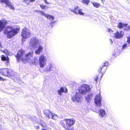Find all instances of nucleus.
<instances>
[{
	"label": "nucleus",
	"instance_id": "79ce46f5",
	"mask_svg": "<svg viewBox=\"0 0 130 130\" xmlns=\"http://www.w3.org/2000/svg\"><path fill=\"white\" fill-rule=\"evenodd\" d=\"M61 124H62V125H63L64 124V122L63 121H62L61 122Z\"/></svg>",
	"mask_w": 130,
	"mask_h": 130
},
{
	"label": "nucleus",
	"instance_id": "f3484780",
	"mask_svg": "<svg viewBox=\"0 0 130 130\" xmlns=\"http://www.w3.org/2000/svg\"><path fill=\"white\" fill-rule=\"evenodd\" d=\"M7 23L6 21L0 20V31H1L5 27Z\"/></svg>",
	"mask_w": 130,
	"mask_h": 130
},
{
	"label": "nucleus",
	"instance_id": "473e14b6",
	"mask_svg": "<svg viewBox=\"0 0 130 130\" xmlns=\"http://www.w3.org/2000/svg\"><path fill=\"white\" fill-rule=\"evenodd\" d=\"M127 42L130 45V35L128 36H127Z\"/></svg>",
	"mask_w": 130,
	"mask_h": 130
},
{
	"label": "nucleus",
	"instance_id": "a211bd4d",
	"mask_svg": "<svg viewBox=\"0 0 130 130\" xmlns=\"http://www.w3.org/2000/svg\"><path fill=\"white\" fill-rule=\"evenodd\" d=\"M43 49V47L41 45H39L38 49L35 52V53L37 55L39 54L42 52Z\"/></svg>",
	"mask_w": 130,
	"mask_h": 130
},
{
	"label": "nucleus",
	"instance_id": "e433bc0d",
	"mask_svg": "<svg viewBox=\"0 0 130 130\" xmlns=\"http://www.w3.org/2000/svg\"><path fill=\"white\" fill-rule=\"evenodd\" d=\"M44 2L47 4H50V3L47 2L46 0H44Z\"/></svg>",
	"mask_w": 130,
	"mask_h": 130
},
{
	"label": "nucleus",
	"instance_id": "49530a36",
	"mask_svg": "<svg viewBox=\"0 0 130 130\" xmlns=\"http://www.w3.org/2000/svg\"><path fill=\"white\" fill-rule=\"evenodd\" d=\"M36 128L37 129H38L40 128V127L39 126H38L36 127Z\"/></svg>",
	"mask_w": 130,
	"mask_h": 130
},
{
	"label": "nucleus",
	"instance_id": "5701e85b",
	"mask_svg": "<svg viewBox=\"0 0 130 130\" xmlns=\"http://www.w3.org/2000/svg\"><path fill=\"white\" fill-rule=\"evenodd\" d=\"M40 124L43 127L46 129L47 128V125L45 123V122L42 120H40Z\"/></svg>",
	"mask_w": 130,
	"mask_h": 130
},
{
	"label": "nucleus",
	"instance_id": "58836bf2",
	"mask_svg": "<svg viewBox=\"0 0 130 130\" xmlns=\"http://www.w3.org/2000/svg\"><path fill=\"white\" fill-rule=\"evenodd\" d=\"M33 119H32V120H33V121H35L36 120V118L34 116L33 117Z\"/></svg>",
	"mask_w": 130,
	"mask_h": 130
},
{
	"label": "nucleus",
	"instance_id": "ea45409f",
	"mask_svg": "<svg viewBox=\"0 0 130 130\" xmlns=\"http://www.w3.org/2000/svg\"><path fill=\"white\" fill-rule=\"evenodd\" d=\"M108 32H112V31L110 29H108Z\"/></svg>",
	"mask_w": 130,
	"mask_h": 130
},
{
	"label": "nucleus",
	"instance_id": "7c9ffc66",
	"mask_svg": "<svg viewBox=\"0 0 130 130\" xmlns=\"http://www.w3.org/2000/svg\"><path fill=\"white\" fill-rule=\"evenodd\" d=\"M82 2L86 4L87 5H88L90 2V1L89 0H83Z\"/></svg>",
	"mask_w": 130,
	"mask_h": 130
},
{
	"label": "nucleus",
	"instance_id": "ddd939ff",
	"mask_svg": "<svg viewBox=\"0 0 130 130\" xmlns=\"http://www.w3.org/2000/svg\"><path fill=\"white\" fill-rule=\"evenodd\" d=\"M114 37L116 39H120L122 38L124 35V33L122 31H117V32L114 33Z\"/></svg>",
	"mask_w": 130,
	"mask_h": 130
},
{
	"label": "nucleus",
	"instance_id": "37998d69",
	"mask_svg": "<svg viewBox=\"0 0 130 130\" xmlns=\"http://www.w3.org/2000/svg\"><path fill=\"white\" fill-rule=\"evenodd\" d=\"M40 10H35V11L36 12H38V13H39L40 12Z\"/></svg>",
	"mask_w": 130,
	"mask_h": 130
},
{
	"label": "nucleus",
	"instance_id": "5fc2aeb1",
	"mask_svg": "<svg viewBox=\"0 0 130 130\" xmlns=\"http://www.w3.org/2000/svg\"><path fill=\"white\" fill-rule=\"evenodd\" d=\"M95 79V81H97V79Z\"/></svg>",
	"mask_w": 130,
	"mask_h": 130
},
{
	"label": "nucleus",
	"instance_id": "09e8293b",
	"mask_svg": "<svg viewBox=\"0 0 130 130\" xmlns=\"http://www.w3.org/2000/svg\"><path fill=\"white\" fill-rule=\"evenodd\" d=\"M35 0H30V2H32L35 1Z\"/></svg>",
	"mask_w": 130,
	"mask_h": 130
},
{
	"label": "nucleus",
	"instance_id": "72a5a7b5",
	"mask_svg": "<svg viewBox=\"0 0 130 130\" xmlns=\"http://www.w3.org/2000/svg\"><path fill=\"white\" fill-rule=\"evenodd\" d=\"M3 52L4 53H5L6 54H7L8 55H9V52L8 51V50H5L4 51H3Z\"/></svg>",
	"mask_w": 130,
	"mask_h": 130
},
{
	"label": "nucleus",
	"instance_id": "0eeeda50",
	"mask_svg": "<svg viewBox=\"0 0 130 130\" xmlns=\"http://www.w3.org/2000/svg\"><path fill=\"white\" fill-rule=\"evenodd\" d=\"M102 98L100 93L98 94L95 96L94 99L95 104L97 105L101 106V101Z\"/></svg>",
	"mask_w": 130,
	"mask_h": 130
},
{
	"label": "nucleus",
	"instance_id": "cd10ccee",
	"mask_svg": "<svg viewBox=\"0 0 130 130\" xmlns=\"http://www.w3.org/2000/svg\"><path fill=\"white\" fill-rule=\"evenodd\" d=\"M94 6L96 8H98L100 6V5L99 3L97 2H91Z\"/></svg>",
	"mask_w": 130,
	"mask_h": 130
},
{
	"label": "nucleus",
	"instance_id": "39448f33",
	"mask_svg": "<svg viewBox=\"0 0 130 130\" xmlns=\"http://www.w3.org/2000/svg\"><path fill=\"white\" fill-rule=\"evenodd\" d=\"M47 60L46 56L44 55H41L40 56L39 59V64L41 68L43 67L46 64Z\"/></svg>",
	"mask_w": 130,
	"mask_h": 130
},
{
	"label": "nucleus",
	"instance_id": "412c9836",
	"mask_svg": "<svg viewBox=\"0 0 130 130\" xmlns=\"http://www.w3.org/2000/svg\"><path fill=\"white\" fill-rule=\"evenodd\" d=\"M52 65L51 64H49L44 70V71L48 73L53 68Z\"/></svg>",
	"mask_w": 130,
	"mask_h": 130
},
{
	"label": "nucleus",
	"instance_id": "2f4dec72",
	"mask_svg": "<svg viewBox=\"0 0 130 130\" xmlns=\"http://www.w3.org/2000/svg\"><path fill=\"white\" fill-rule=\"evenodd\" d=\"M79 14L80 15H84V13H83L82 11V10L81 9H79L78 11V14Z\"/></svg>",
	"mask_w": 130,
	"mask_h": 130
},
{
	"label": "nucleus",
	"instance_id": "aec40b11",
	"mask_svg": "<svg viewBox=\"0 0 130 130\" xmlns=\"http://www.w3.org/2000/svg\"><path fill=\"white\" fill-rule=\"evenodd\" d=\"M46 117L50 118V115L52 113L51 112L50 110L48 109H46L44 110L43 111Z\"/></svg>",
	"mask_w": 130,
	"mask_h": 130
},
{
	"label": "nucleus",
	"instance_id": "dca6fc26",
	"mask_svg": "<svg viewBox=\"0 0 130 130\" xmlns=\"http://www.w3.org/2000/svg\"><path fill=\"white\" fill-rule=\"evenodd\" d=\"M93 96V93H89L86 95L85 98L86 101L88 102H89L92 99Z\"/></svg>",
	"mask_w": 130,
	"mask_h": 130
},
{
	"label": "nucleus",
	"instance_id": "603ef678",
	"mask_svg": "<svg viewBox=\"0 0 130 130\" xmlns=\"http://www.w3.org/2000/svg\"><path fill=\"white\" fill-rule=\"evenodd\" d=\"M104 1V0H102V2H103Z\"/></svg>",
	"mask_w": 130,
	"mask_h": 130
},
{
	"label": "nucleus",
	"instance_id": "6e6552de",
	"mask_svg": "<svg viewBox=\"0 0 130 130\" xmlns=\"http://www.w3.org/2000/svg\"><path fill=\"white\" fill-rule=\"evenodd\" d=\"M30 33L26 28L23 29L22 31L21 36L23 38L25 39L29 37L30 36Z\"/></svg>",
	"mask_w": 130,
	"mask_h": 130
},
{
	"label": "nucleus",
	"instance_id": "a18cd8bd",
	"mask_svg": "<svg viewBox=\"0 0 130 130\" xmlns=\"http://www.w3.org/2000/svg\"><path fill=\"white\" fill-rule=\"evenodd\" d=\"M127 29L128 30H129V29H130V26H128L127 27Z\"/></svg>",
	"mask_w": 130,
	"mask_h": 130
},
{
	"label": "nucleus",
	"instance_id": "c9c22d12",
	"mask_svg": "<svg viewBox=\"0 0 130 130\" xmlns=\"http://www.w3.org/2000/svg\"><path fill=\"white\" fill-rule=\"evenodd\" d=\"M41 8L42 9H44L45 8V6L43 5H40Z\"/></svg>",
	"mask_w": 130,
	"mask_h": 130
},
{
	"label": "nucleus",
	"instance_id": "9b49d317",
	"mask_svg": "<svg viewBox=\"0 0 130 130\" xmlns=\"http://www.w3.org/2000/svg\"><path fill=\"white\" fill-rule=\"evenodd\" d=\"M2 3H4L6 5L11 9L14 10V7L12 5L11 3L9 0H1Z\"/></svg>",
	"mask_w": 130,
	"mask_h": 130
},
{
	"label": "nucleus",
	"instance_id": "864d4df0",
	"mask_svg": "<svg viewBox=\"0 0 130 130\" xmlns=\"http://www.w3.org/2000/svg\"><path fill=\"white\" fill-rule=\"evenodd\" d=\"M42 130H46V129H43Z\"/></svg>",
	"mask_w": 130,
	"mask_h": 130
},
{
	"label": "nucleus",
	"instance_id": "a19ab883",
	"mask_svg": "<svg viewBox=\"0 0 130 130\" xmlns=\"http://www.w3.org/2000/svg\"><path fill=\"white\" fill-rule=\"evenodd\" d=\"M54 22H52L51 23H50V25L52 27L53 26V24H54Z\"/></svg>",
	"mask_w": 130,
	"mask_h": 130
},
{
	"label": "nucleus",
	"instance_id": "9d476101",
	"mask_svg": "<svg viewBox=\"0 0 130 130\" xmlns=\"http://www.w3.org/2000/svg\"><path fill=\"white\" fill-rule=\"evenodd\" d=\"M108 65V63L107 62H104L103 65L100 67V68L99 69L98 71L100 72H101L102 69L103 70V72H101V74L102 75L101 76V78L102 77L103 75L105 72V70L107 68L106 67Z\"/></svg>",
	"mask_w": 130,
	"mask_h": 130
},
{
	"label": "nucleus",
	"instance_id": "423d86ee",
	"mask_svg": "<svg viewBox=\"0 0 130 130\" xmlns=\"http://www.w3.org/2000/svg\"><path fill=\"white\" fill-rule=\"evenodd\" d=\"M38 39L36 37L31 38L29 43V46L31 49L32 48H36L38 46Z\"/></svg>",
	"mask_w": 130,
	"mask_h": 130
},
{
	"label": "nucleus",
	"instance_id": "f704fd0d",
	"mask_svg": "<svg viewBox=\"0 0 130 130\" xmlns=\"http://www.w3.org/2000/svg\"><path fill=\"white\" fill-rule=\"evenodd\" d=\"M24 1L27 5H28L30 2V0H24Z\"/></svg>",
	"mask_w": 130,
	"mask_h": 130
},
{
	"label": "nucleus",
	"instance_id": "4c0bfd02",
	"mask_svg": "<svg viewBox=\"0 0 130 130\" xmlns=\"http://www.w3.org/2000/svg\"><path fill=\"white\" fill-rule=\"evenodd\" d=\"M109 42L110 43V44H111L113 43V41H112V40H111V39H109Z\"/></svg>",
	"mask_w": 130,
	"mask_h": 130
},
{
	"label": "nucleus",
	"instance_id": "bb28decb",
	"mask_svg": "<svg viewBox=\"0 0 130 130\" xmlns=\"http://www.w3.org/2000/svg\"><path fill=\"white\" fill-rule=\"evenodd\" d=\"M129 45L128 43H126L124 44L122 46V51H123L125 48H127L129 46Z\"/></svg>",
	"mask_w": 130,
	"mask_h": 130
},
{
	"label": "nucleus",
	"instance_id": "6e6d98bb",
	"mask_svg": "<svg viewBox=\"0 0 130 130\" xmlns=\"http://www.w3.org/2000/svg\"><path fill=\"white\" fill-rule=\"evenodd\" d=\"M16 79V78H15V79H14L15 80Z\"/></svg>",
	"mask_w": 130,
	"mask_h": 130
},
{
	"label": "nucleus",
	"instance_id": "393cba45",
	"mask_svg": "<svg viewBox=\"0 0 130 130\" xmlns=\"http://www.w3.org/2000/svg\"><path fill=\"white\" fill-rule=\"evenodd\" d=\"M63 127L66 130H74V128L73 127L69 126L66 125L65 124L62 125Z\"/></svg>",
	"mask_w": 130,
	"mask_h": 130
},
{
	"label": "nucleus",
	"instance_id": "3c124183",
	"mask_svg": "<svg viewBox=\"0 0 130 130\" xmlns=\"http://www.w3.org/2000/svg\"><path fill=\"white\" fill-rule=\"evenodd\" d=\"M2 46V44L1 43V42H0V47H1Z\"/></svg>",
	"mask_w": 130,
	"mask_h": 130
},
{
	"label": "nucleus",
	"instance_id": "f8f14e48",
	"mask_svg": "<svg viewBox=\"0 0 130 130\" xmlns=\"http://www.w3.org/2000/svg\"><path fill=\"white\" fill-rule=\"evenodd\" d=\"M64 121L66 122L67 126H73L75 123V121L74 119H64Z\"/></svg>",
	"mask_w": 130,
	"mask_h": 130
},
{
	"label": "nucleus",
	"instance_id": "1a4fd4ad",
	"mask_svg": "<svg viewBox=\"0 0 130 130\" xmlns=\"http://www.w3.org/2000/svg\"><path fill=\"white\" fill-rule=\"evenodd\" d=\"M71 99L73 101L79 102L81 101V96L79 93H76L71 95Z\"/></svg>",
	"mask_w": 130,
	"mask_h": 130
},
{
	"label": "nucleus",
	"instance_id": "7ed1b4c3",
	"mask_svg": "<svg viewBox=\"0 0 130 130\" xmlns=\"http://www.w3.org/2000/svg\"><path fill=\"white\" fill-rule=\"evenodd\" d=\"M0 73L3 75L10 78L15 76L14 72L12 70L8 68H3L0 69Z\"/></svg>",
	"mask_w": 130,
	"mask_h": 130
},
{
	"label": "nucleus",
	"instance_id": "c756f323",
	"mask_svg": "<svg viewBox=\"0 0 130 130\" xmlns=\"http://www.w3.org/2000/svg\"><path fill=\"white\" fill-rule=\"evenodd\" d=\"M51 116L50 117V118H51L54 120H56L57 119L58 117L56 115L52 113H51Z\"/></svg>",
	"mask_w": 130,
	"mask_h": 130
},
{
	"label": "nucleus",
	"instance_id": "f03ea898",
	"mask_svg": "<svg viewBox=\"0 0 130 130\" xmlns=\"http://www.w3.org/2000/svg\"><path fill=\"white\" fill-rule=\"evenodd\" d=\"M20 28H18L13 29L12 27L8 26L5 29L4 31L5 34L7 35L8 38L10 39L17 34L19 31Z\"/></svg>",
	"mask_w": 130,
	"mask_h": 130
},
{
	"label": "nucleus",
	"instance_id": "20e7f679",
	"mask_svg": "<svg viewBox=\"0 0 130 130\" xmlns=\"http://www.w3.org/2000/svg\"><path fill=\"white\" fill-rule=\"evenodd\" d=\"M81 87L79 89V92L82 94H85L90 91V88L88 85L84 84L81 86Z\"/></svg>",
	"mask_w": 130,
	"mask_h": 130
},
{
	"label": "nucleus",
	"instance_id": "b1692460",
	"mask_svg": "<svg viewBox=\"0 0 130 130\" xmlns=\"http://www.w3.org/2000/svg\"><path fill=\"white\" fill-rule=\"evenodd\" d=\"M70 10L72 12H73L75 14H78V6H76L74 7V9L72 10L70 9Z\"/></svg>",
	"mask_w": 130,
	"mask_h": 130
},
{
	"label": "nucleus",
	"instance_id": "4be33fe9",
	"mask_svg": "<svg viewBox=\"0 0 130 130\" xmlns=\"http://www.w3.org/2000/svg\"><path fill=\"white\" fill-rule=\"evenodd\" d=\"M67 89L65 88V90H64V89L63 87H61L60 89L58 91V94L60 95H61V93L62 92H64V93L67 92Z\"/></svg>",
	"mask_w": 130,
	"mask_h": 130
},
{
	"label": "nucleus",
	"instance_id": "6ab92c4d",
	"mask_svg": "<svg viewBox=\"0 0 130 130\" xmlns=\"http://www.w3.org/2000/svg\"><path fill=\"white\" fill-rule=\"evenodd\" d=\"M1 59L2 61H6V64L7 65H8L9 64V59L7 56L6 57L4 55H2L1 56Z\"/></svg>",
	"mask_w": 130,
	"mask_h": 130
},
{
	"label": "nucleus",
	"instance_id": "f257e3e1",
	"mask_svg": "<svg viewBox=\"0 0 130 130\" xmlns=\"http://www.w3.org/2000/svg\"><path fill=\"white\" fill-rule=\"evenodd\" d=\"M24 53V51L23 50L18 52L17 55L15 56L17 61L19 62L20 60H21L22 62L26 63L33 56V52L32 51L27 53L25 55Z\"/></svg>",
	"mask_w": 130,
	"mask_h": 130
},
{
	"label": "nucleus",
	"instance_id": "4468645a",
	"mask_svg": "<svg viewBox=\"0 0 130 130\" xmlns=\"http://www.w3.org/2000/svg\"><path fill=\"white\" fill-rule=\"evenodd\" d=\"M98 113L100 116L103 119H104L106 117V115L105 110L103 109H100L99 110Z\"/></svg>",
	"mask_w": 130,
	"mask_h": 130
},
{
	"label": "nucleus",
	"instance_id": "c03bdc74",
	"mask_svg": "<svg viewBox=\"0 0 130 130\" xmlns=\"http://www.w3.org/2000/svg\"><path fill=\"white\" fill-rule=\"evenodd\" d=\"M1 80L4 81V79L2 77L0 76V81Z\"/></svg>",
	"mask_w": 130,
	"mask_h": 130
},
{
	"label": "nucleus",
	"instance_id": "8fccbe9b",
	"mask_svg": "<svg viewBox=\"0 0 130 130\" xmlns=\"http://www.w3.org/2000/svg\"><path fill=\"white\" fill-rule=\"evenodd\" d=\"M2 128V126H1V124H0V129H1Z\"/></svg>",
	"mask_w": 130,
	"mask_h": 130
},
{
	"label": "nucleus",
	"instance_id": "c85d7f7f",
	"mask_svg": "<svg viewBox=\"0 0 130 130\" xmlns=\"http://www.w3.org/2000/svg\"><path fill=\"white\" fill-rule=\"evenodd\" d=\"M116 51H115V53H113V55L115 56H116L117 55H119L120 54V51L117 49L116 50Z\"/></svg>",
	"mask_w": 130,
	"mask_h": 130
},
{
	"label": "nucleus",
	"instance_id": "de8ad7c7",
	"mask_svg": "<svg viewBox=\"0 0 130 130\" xmlns=\"http://www.w3.org/2000/svg\"><path fill=\"white\" fill-rule=\"evenodd\" d=\"M17 81H18L19 80H20V78H19L18 76V77L17 78Z\"/></svg>",
	"mask_w": 130,
	"mask_h": 130
},
{
	"label": "nucleus",
	"instance_id": "2eb2a0df",
	"mask_svg": "<svg viewBox=\"0 0 130 130\" xmlns=\"http://www.w3.org/2000/svg\"><path fill=\"white\" fill-rule=\"evenodd\" d=\"M39 13L41 15H44L45 17L50 20L53 21L54 19V17L51 15L45 13L44 12L42 11H40Z\"/></svg>",
	"mask_w": 130,
	"mask_h": 130
},
{
	"label": "nucleus",
	"instance_id": "a878e982",
	"mask_svg": "<svg viewBox=\"0 0 130 130\" xmlns=\"http://www.w3.org/2000/svg\"><path fill=\"white\" fill-rule=\"evenodd\" d=\"M127 24H123L119 22L118 25V27L119 28H121L127 26Z\"/></svg>",
	"mask_w": 130,
	"mask_h": 130
}]
</instances>
